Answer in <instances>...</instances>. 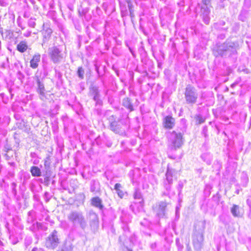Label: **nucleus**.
<instances>
[{
    "label": "nucleus",
    "mask_w": 251,
    "mask_h": 251,
    "mask_svg": "<svg viewBox=\"0 0 251 251\" xmlns=\"http://www.w3.org/2000/svg\"><path fill=\"white\" fill-rule=\"evenodd\" d=\"M41 32L43 37V45L50 40L52 33V30L47 25L44 24L43 25V29Z\"/></svg>",
    "instance_id": "1a4fd4ad"
},
{
    "label": "nucleus",
    "mask_w": 251,
    "mask_h": 251,
    "mask_svg": "<svg viewBox=\"0 0 251 251\" xmlns=\"http://www.w3.org/2000/svg\"><path fill=\"white\" fill-rule=\"evenodd\" d=\"M11 187V188H12V193L14 196H16L17 195V190H16V184L15 182L12 183Z\"/></svg>",
    "instance_id": "cd10ccee"
},
{
    "label": "nucleus",
    "mask_w": 251,
    "mask_h": 251,
    "mask_svg": "<svg viewBox=\"0 0 251 251\" xmlns=\"http://www.w3.org/2000/svg\"><path fill=\"white\" fill-rule=\"evenodd\" d=\"M236 44L233 42H228L224 44L219 48L218 53L221 56L233 54L236 52Z\"/></svg>",
    "instance_id": "20e7f679"
},
{
    "label": "nucleus",
    "mask_w": 251,
    "mask_h": 251,
    "mask_svg": "<svg viewBox=\"0 0 251 251\" xmlns=\"http://www.w3.org/2000/svg\"><path fill=\"white\" fill-rule=\"evenodd\" d=\"M121 220H122V222H124V220L123 219V216H121Z\"/></svg>",
    "instance_id": "58836bf2"
},
{
    "label": "nucleus",
    "mask_w": 251,
    "mask_h": 251,
    "mask_svg": "<svg viewBox=\"0 0 251 251\" xmlns=\"http://www.w3.org/2000/svg\"><path fill=\"white\" fill-rule=\"evenodd\" d=\"M123 103L124 106L129 109L130 111L133 110V106L128 98L124 99L123 100Z\"/></svg>",
    "instance_id": "5701e85b"
},
{
    "label": "nucleus",
    "mask_w": 251,
    "mask_h": 251,
    "mask_svg": "<svg viewBox=\"0 0 251 251\" xmlns=\"http://www.w3.org/2000/svg\"><path fill=\"white\" fill-rule=\"evenodd\" d=\"M49 54L52 61L54 63L60 62L63 58L62 50L57 46L49 49Z\"/></svg>",
    "instance_id": "7ed1b4c3"
},
{
    "label": "nucleus",
    "mask_w": 251,
    "mask_h": 251,
    "mask_svg": "<svg viewBox=\"0 0 251 251\" xmlns=\"http://www.w3.org/2000/svg\"><path fill=\"white\" fill-rule=\"evenodd\" d=\"M27 48V43L25 41L20 42L17 46V50L22 53L25 52Z\"/></svg>",
    "instance_id": "f3484780"
},
{
    "label": "nucleus",
    "mask_w": 251,
    "mask_h": 251,
    "mask_svg": "<svg viewBox=\"0 0 251 251\" xmlns=\"http://www.w3.org/2000/svg\"><path fill=\"white\" fill-rule=\"evenodd\" d=\"M174 171L168 167L166 173V179L164 181V186L166 190L169 192L170 191L171 184L173 183V177Z\"/></svg>",
    "instance_id": "6e6552de"
},
{
    "label": "nucleus",
    "mask_w": 251,
    "mask_h": 251,
    "mask_svg": "<svg viewBox=\"0 0 251 251\" xmlns=\"http://www.w3.org/2000/svg\"><path fill=\"white\" fill-rule=\"evenodd\" d=\"M167 203L165 201H160L157 203L154 207V211L156 215L161 218L166 216Z\"/></svg>",
    "instance_id": "423d86ee"
},
{
    "label": "nucleus",
    "mask_w": 251,
    "mask_h": 251,
    "mask_svg": "<svg viewBox=\"0 0 251 251\" xmlns=\"http://www.w3.org/2000/svg\"><path fill=\"white\" fill-rule=\"evenodd\" d=\"M30 172L33 176H41V172L40 169L36 166H32L30 169Z\"/></svg>",
    "instance_id": "412c9836"
},
{
    "label": "nucleus",
    "mask_w": 251,
    "mask_h": 251,
    "mask_svg": "<svg viewBox=\"0 0 251 251\" xmlns=\"http://www.w3.org/2000/svg\"><path fill=\"white\" fill-rule=\"evenodd\" d=\"M122 185L120 183H116L114 186V189L116 190L118 196L120 198H123L124 196V192L121 189Z\"/></svg>",
    "instance_id": "4be33fe9"
},
{
    "label": "nucleus",
    "mask_w": 251,
    "mask_h": 251,
    "mask_svg": "<svg viewBox=\"0 0 251 251\" xmlns=\"http://www.w3.org/2000/svg\"><path fill=\"white\" fill-rule=\"evenodd\" d=\"M48 194H48V193L46 192V193H45V196H46V197H48Z\"/></svg>",
    "instance_id": "ea45409f"
},
{
    "label": "nucleus",
    "mask_w": 251,
    "mask_h": 251,
    "mask_svg": "<svg viewBox=\"0 0 251 251\" xmlns=\"http://www.w3.org/2000/svg\"><path fill=\"white\" fill-rule=\"evenodd\" d=\"M249 216L251 217V206H250V213L249 214Z\"/></svg>",
    "instance_id": "a19ab883"
},
{
    "label": "nucleus",
    "mask_w": 251,
    "mask_h": 251,
    "mask_svg": "<svg viewBox=\"0 0 251 251\" xmlns=\"http://www.w3.org/2000/svg\"><path fill=\"white\" fill-rule=\"evenodd\" d=\"M32 238L31 237H27L25 240V245L27 247L29 246L32 243Z\"/></svg>",
    "instance_id": "bb28decb"
},
{
    "label": "nucleus",
    "mask_w": 251,
    "mask_h": 251,
    "mask_svg": "<svg viewBox=\"0 0 251 251\" xmlns=\"http://www.w3.org/2000/svg\"><path fill=\"white\" fill-rule=\"evenodd\" d=\"M77 74H78V76L80 78H83L84 71L82 70V69L81 68H78V71H77Z\"/></svg>",
    "instance_id": "c85d7f7f"
},
{
    "label": "nucleus",
    "mask_w": 251,
    "mask_h": 251,
    "mask_svg": "<svg viewBox=\"0 0 251 251\" xmlns=\"http://www.w3.org/2000/svg\"><path fill=\"white\" fill-rule=\"evenodd\" d=\"M202 159L207 164H211L212 161V155L209 153H204L201 155Z\"/></svg>",
    "instance_id": "aec40b11"
},
{
    "label": "nucleus",
    "mask_w": 251,
    "mask_h": 251,
    "mask_svg": "<svg viewBox=\"0 0 251 251\" xmlns=\"http://www.w3.org/2000/svg\"><path fill=\"white\" fill-rule=\"evenodd\" d=\"M89 216L90 226H97L98 224V217L97 215L93 212H90Z\"/></svg>",
    "instance_id": "4468645a"
},
{
    "label": "nucleus",
    "mask_w": 251,
    "mask_h": 251,
    "mask_svg": "<svg viewBox=\"0 0 251 251\" xmlns=\"http://www.w3.org/2000/svg\"><path fill=\"white\" fill-rule=\"evenodd\" d=\"M197 120L199 124L203 123L204 122V119L201 115L197 116Z\"/></svg>",
    "instance_id": "2f4dec72"
},
{
    "label": "nucleus",
    "mask_w": 251,
    "mask_h": 251,
    "mask_svg": "<svg viewBox=\"0 0 251 251\" xmlns=\"http://www.w3.org/2000/svg\"><path fill=\"white\" fill-rule=\"evenodd\" d=\"M185 99L187 104H193L197 102L198 94L196 89L191 85H188L184 93Z\"/></svg>",
    "instance_id": "f03ea898"
},
{
    "label": "nucleus",
    "mask_w": 251,
    "mask_h": 251,
    "mask_svg": "<svg viewBox=\"0 0 251 251\" xmlns=\"http://www.w3.org/2000/svg\"><path fill=\"white\" fill-rule=\"evenodd\" d=\"M145 224L146 226H148V225H149V224H147V223H145Z\"/></svg>",
    "instance_id": "37998d69"
},
{
    "label": "nucleus",
    "mask_w": 251,
    "mask_h": 251,
    "mask_svg": "<svg viewBox=\"0 0 251 251\" xmlns=\"http://www.w3.org/2000/svg\"><path fill=\"white\" fill-rule=\"evenodd\" d=\"M134 198L142 201V196L141 192L139 190H136L133 195Z\"/></svg>",
    "instance_id": "a878e982"
},
{
    "label": "nucleus",
    "mask_w": 251,
    "mask_h": 251,
    "mask_svg": "<svg viewBox=\"0 0 251 251\" xmlns=\"http://www.w3.org/2000/svg\"><path fill=\"white\" fill-rule=\"evenodd\" d=\"M201 10H202L203 21L206 24H208L210 21L209 17L210 10L206 6H205V7H202Z\"/></svg>",
    "instance_id": "2eb2a0df"
},
{
    "label": "nucleus",
    "mask_w": 251,
    "mask_h": 251,
    "mask_svg": "<svg viewBox=\"0 0 251 251\" xmlns=\"http://www.w3.org/2000/svg\"><path fill=\"white\" fill-rule=\"evenodd\" d=\"M234 85H235V84H234H234H232L231 85V87H233Z\"/></svg>",
    "instance_id": "79ce46f5"
},
{
    "label": "nucleus",
    "mask_w": 251,
    "mask_h": 251,
    "mask_svg": "<svg viewBox=\"0 0 251 251\" xmlns=\"http://www.w3.org/2000/svg\"><path fill=\"white\" fill-rule=\"evenodd\" d=\"M203 240V237L202 233L195 234L193 237V245L196 250L201 249Z\"/></svg>",
    "instance_id": "9d476101"
},
{
    "label": "nucleus",
    "mask_w": 251,
    "mask_h": 251,
    "mask_svg": "<svg viewBox=\"0 0 251 251\" xmlns=\"http://www.w3.org/2000/svg\"><path fill=\"white\" fill-rule=\"evenodd\" d=\"M31 251H44V250L41 248H38L37 247H34L32 249Z\"/></svg>",
    "instance_id": "f704fd0d"
},
{
    "label": "nucleus",
    "mask_w": 251,
    "mask_h": 251,
    "mask_svg": "<svg viewBox=\"0 0 251 251\" xmlns=\"http://www.w3.org/2000/svg\"><path fill=\"white\" fill-rule=\"evenodd\" d=\"M37 82L38 85L37 92L40 95L44 96L45 89L44 84L40 81V79L38 78L37 79Z\"/></svg>",
    "instance_id": "6ab92c4d"
},
{
    "label": "nucleus",
    "mask_w": 251,
    "mask_h": 251,
    "mask_svg": "<svg viewBox=\"0 0 251 251\" xmlns=\"http://www.w3.org/2000/svg\"><path fill=\"white\" fill-rule=\"evenodd\" d=\"M59 243V239L58 238L57 232L54 230L47 237L46 240L45 246L50 249H54Z\"/></svg>",
    "instance_id": "39448f33"
},
{
    "label": "nucleus",
    "mask_w": 251,
    "mask_h": 251,
    "mask_svg": "<svg viewBox=\"0 0 251 251\" xmlns=\"http://www.w3.org/2000/svg\"><path fill=\"white\" fill-rule=\"evenodd\" d=\"M41 56L39 53L35 54L33 55L32 59L30 61V66L32 69H36L39 65L40 61Z\"/></svg>",
    "instance_id": "ddd939ff"
},
{
    "label": "nucleus",
    "mask_w": 251,
    "mask_h": 251,
    "mask_svg": "<svg viewBox=\"0 0 251 251\" xmlns=\"http://www.w3.org/2000/svg\"><path fill=\"white\" fill-rule=\"evenodd\" d=\"M245 3L248 2L249 3H250V0H245Z\"/></svg>",
    "instance_id": "4c0bfd02"
},
{
    "label": "nucleus",
    "mask_w": 251,
    "mask_h": 251,
    "mask_svg": "<svg viewBox=\"0 0 251 251\" xmlns=\"http://www.w3.org/2000/svg\"><path fill=\"white\" fill-rule=\"evenodd\" d=\"M91 201L92 204L93 206L100 210L103 208V205L101 204V200L99 197L93 198Z\"/></svg>",
    "instance_id": "a211bd4d"
},
{
    "label": "nucleus",
    "mask_w": 251,
    "mask_h": 251,
    "mask_svg": "<svg viewBox=\"0 0 251 251\" xmlns=\"http://www.w3.org/2000/svg\"><path fill=\"white\" fill-rule=\"evenodd\" d=\"M31 31L30 30H27L24 33V36L26 37H28L31 35Z\"/></svg>",
    "instance_id": "473e14b6"
},
{
    "label": "nucleus",
    "mask_w": 251,
    "mask_h": 251,
    "mask_svg": "<svg viewBox=\"0 0 251 251\" xmlns=\"http://www.w3.org/2000/svg\"><path fill=\"white\" fill-rule=\"evenodd\" d=\"M0 4L2 6H5L6 5L3 3V2H2L1 0H0Z\"/></svg>",
    "instance_id": "c9c22d12"
},
{
    "label": "nucleus",
    "mask_w": 251,
    "mask_h": 251,
    "mask_svg": "<svg viewBox=\"0 0 251 251\" xmlns=\"http://www.w3.org/2000/svg\"><path fill=\"white\" fill-rule=\"evenodd\" d=\"M121 123L119 122H113L110 124L111 129L116 133L122 134L125 132V129H123Z\"/></svg>",
    "instance_id": "9b49d317"
},
{
    "label": "nucleus",
    "mask_w": 251,
    "mask_h": 251,
    "mask_svg": "<svg viewBox=\"0 0 251 251\" xmlns=\"http://www.w3.org/2000/svg\"><path fill=\"white\" fill-rule=\"evenodd\" d=\"M186 250H187V251H191V249H190V247H189V246H187Z\"/></svg>",
    "instance_id": "e433bc0d"
},
{
    "label": "nucleus",
    "mask_w": 251,
    "mask_h": 251,
    "mask_svg": "<svg viewBox=\"0 0 251 251\" xmlns=\"http://www.w3.org/2000/svg\"><path fill=\"white\" fill-rule=\"evenodd\" d=\"M119 240H120V241H121V240H122V237H120L119 238Z\"/></svg>",
    "instance_id": "c03bdc74"
},
{
    "label": "nucleus",
    "mask_w": 251,
    "mask_h": 251,
    "mask_svg": "<svg viewBox=\"0 0 251 251\" xmlns=\"http://www.w3.org/2000/svg\"><path fill=\"white\" fill-rule=\"evenodd\" d=\"M92 90L94 94L93 99L95 101H97L99 99L98 88L96 86H94L92 87Z\"/></svg>",
    "instance_id": "393cba45"
},
{
    "label": "nucleus",
    "mask_w": 251,
    "mask_h": 251,
    "mask_svg": "<svg viewBox=\"0 0 251 251\" xmlns=\"http://www.w3.org/2000/svg\"><path fill=\"white\" fill-rule=\"evenodd\" d=\"M231 213L234 217H241L242 215L241 210L238 205L233 204V206L231 208Z\"/></svg>",
    "instance_id": "dca6fc26"
},
{
    "label": "nucleus",
    "mask_w": 251,
    "mask_h": 251,
    "mask_svg": "<svg viewBox=\"0 0 251 251\" xmlns=\"http://www.w3.org/2000/svg\"><path fill=\"white\" fill-rule=\"evenodd\" d=\"M128 8L130 12V15L132 17L133 16V10L131 7V5L128 4Z\"/></svg>",
    "instance_id": "72a5a7b5"
},
{
    "label": "nucleus",
    "mask_w": 251,
    "mask_h": 251,
    "mask_svg": "<svg viewBox=\"0 0 251 251\" xmlns=\"http://www.w3.org/2000/svg\"><path fill=\"white\" fill-rule=\"evenodd\" d=\"M133 240V239L132 238L130 239V244L129 245L126 242L124 243V247L123 249V251H132V250L128 247V246L131 247L134 244Z\"/></svg>",
    "instance_id": "b1692460"
},
{
    "label": "nucleus",
    "mask_w": 251,
    "mask_h": 251,
    "mask_svg": "<svg viewBox=\"0 0 251 251\" xmlns=\"http://www.w3.org/2000/svg\"><path fill=\"white\" fill-rule=\"evenodd\" d=\"M90 190L92 192L96 193L98 191V188H96V184L95 183L91 185Z\"/></svg>",
    "instance_id": "c756f323"
},
{
    "label": "nucleus",
    "mask_w": 251,
    "mask_h": 251,
    "mask_svg": "<svg viewBox=\"0 0 251 251\" xmlns=\"http://www.w3.org/2000/svg\"><path fill=\"white\" fill-rule=\"evenodd\" d=\"M28 24L29 26L32 27V28L35 27V25H36L35 22L31 19L29 20Z\"/></svg>",
    "instance_id": "7c9ffc66"
},
{
    "label": "nucleus",
    "mask_w": 251,
    "mask_h": 251,
    "mask_svg": "<svg viewBox=\"0 0 251 251\" xmlns=\"http://www.w3.org/2000/svg\"><path fill=\"white\" fill-rule=\"evenodd\" d=\"M141 225H143V222H141Z\"/></svg>",
    "instance_id": "a18cd8bd"
},
{
    "label": "nucleus",
    "mask_w": 251,
    "mask_h": 251,
    "mask_svg": "<svg viewBox=\"0 0 251 251\" xmlns=\"http://www.w3.org/2000/svg\"><path fill=\"white\" fill-rule=\"evenodd\" d=\"M175 119L172 117L168 116L163 120L164 127L166 128H172L175 126Z\"/></svg>",
    "instance_id": "f8f14e48"
},
{
    "label": "nucleus",
    "mask_w": 251,
    "mask_h": 251,
    "mask_svg": "<svg viewBox=\"0 0 251 251\" xmlns=\"http://www.w3.org/2000/svg\"><path fill=\"white\" fill-rule=\"evenodd\" d=\"M68 219L73 224L74 226H79L82 229H84L87 226L85 217L80 211H73L71 212L68 215Z\"/></svg>",
    "instance_id": "f257e3e1"
},
{
    "label": "nucleus",
    "mask_w": 251,
    "mask_h": 251,
    "mask_svg": "<svg viewBox=\"0 0 251 251\" xmlns=\"http://www.w3.org/2000/svg\"><path fill=\"white\" fill-rule=\"evenodd\" d=\"M169 140L175 148H179L182 144V135L180 133L172 132L170 135Z\"/></svg>",
    "instance_id": "0eeeda50"
}]
</instances>
